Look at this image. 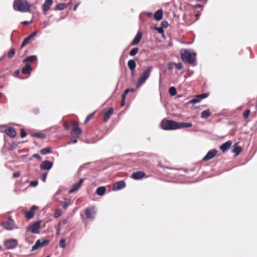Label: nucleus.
<instances>
[{
  "instance_id": "nucleus-40",
  "label": "nucleus",
  "mask_w": 257,
  "mask_h": 257,
  "mask_svg": "<svg viewBox=\"0 0 257 257\" xmlns=\"http://www.w3.org/2000/svg\"><path fill=\"white\" fill-rule=\"evenodd\" d=\"M250 111L249 109L246 110L243 113V116L244 118H248Z\"/></svg>"
},
{
  "instance_id": "nucleus-49",
  "label": "nucleus",
  "mask_w": 257,
  "mask_h": 257,
  "mask_svg": "<svg viewBox=\"0 0 257 257\" xmlns=\"http://www.w3.org/2000/svg\"><path fill=\"white\" fill-rule=\"evenodd\" d=\"M47 176V173H44L43 174L42 178H41L42 181L43 182H45Z\"/></svg>"
},
{
  "instance_id": "nucleus-64",
  "label": "nucleus",
  "mask_w": 257,
  "mask_h": 257,
  "mask_svg": "<svg viewBox=\"0 0 257 257\" xmlns=\"http://www.w3.org/2000/svg\"><path fill=\"white\" fill-rule=\"evenodd\" d=\"M124 104H125L124 100H122L121 103V106H123L124 105Z\"/></svg>"
},
{
  "instance_id": "nucleus-34",
  "label": "nucleus",
  "mask_w": 257,
  "mask_h": 257,
  "mask_svg": "<svg viewBox=\"0 0 257 257\" xmlns=\"http://www.w3.org/2000/svg\"><path fill=\"white\" fill-rule=\"evenodd\" d=\"M201 101V99L197 95L195 98L192 99L189 103L191 104H196Z\"/></svg>"
},
{
  "instance_id": "nucleus-60",
  "label": "nucleus",
  "mask_w": 257,
  "mask_h": 257,
  "mask_svg": "<svg viewBox=\"0 0 257 257\" xmlns=\"http://www.w3.org/2000/svg\"><path fill=\"white\" fill-rule=\"evenodd\" d=\"M63 224H66L68 223V221L67 219H63L62 221V222H61Z\"/></svg>"
},
{
  "instance_id": "nucleus-48",
  "label": "nucleus",
  "mask_w": 257,
  "mask_h": 257,
  "mask_svg": "<svg viewBox=\"0 0 257 257\" xmlns=\"http://www.w3.org/2000/svg\"><path fill=\"white\" fill-rule=\"evenodd\" d=\"M93 113H90L89 114L86 118L85 120V122H87L93 116Z\"/></svg>"
},
{
  "instance_id": "nucleus-15",
  "label": "nucleus",
  "mask_w": 257,
  "mask_h": 257,
  "mask_svg": "<svg viewBox=\"0 0 257 257\" xmlns=\"http://www.w3.org/2000/svg\"><path fill=\"white\" fill-rule=\"evenodd\" d=\"M84 179L81 178L79 180L78 183H74L73 185L72 188L69 191V193H72L78 190L80 187L81 186L82 183L84 181Z\"/></svg>"
},
{
  "instance_id": "nucleus-17",
  "label": "nucleus",
  "mask_w": 257,
  "mask_h": 257,
  "mask_svg": "<svg viewBox=\"0 0 257 257\" xmlns=\"http://www.w3.org/2000/svg\"><path fill=\"white\" fill-rule=\"evenodd\" d=\"M142 37V34L140 31H139L133 41L131 42V45L132 46L137 45L140 42Z\"/></svg>"
},
{
  "instance_id": "nucleus-38",
  "label": "nucleus",
  "mask_w": 257,
  "mask_h": 257,
  "mask_svg": "<svg viewBox=\"0 0 257 257\" xmlns=\"http://www.w3.org/2000/svg\"><path fill=\"white\" fill-rule=\"evenodd\" d=\"M59 246L61 248H65L66 246L65 240L64 239H61L59 242Z\"/></svg>"
},
{
  "instance_id": "nucleus-31",
  "label": "nucleus",
  "mask_w": 257,
  "mask_h": 257,
  "mask_svg": "<svg viewBox=\"0 0 257 257\" xmlns=\"http://www.w3.org/2000/svg\"><path fill=\"white\" fill-rule=\"evenodd\" d=\"M37 56L36 55H32V56H28L26 58H25L23 62H27V61H35L37 60Z\"/></svg>"
},
{
  "instance_id": "nucleus-14",
  "label": "nucleus",
  "mask_w": 257,
  "mask_h": 257,
  "mask_svg": "<svg viewBox=\"0 0 257 257\" xmlns=\"http://www.w3.org/2000/svg\"><path fill=\"white\" fill-rule=\"evenodd\" d=\"M125 187V183L124 181L121 180L117 181L113 185V190H119L124 188Z\"/></svg>"
},
{
  "instance_id": "nucleus-24",
  "label": "nucleus",
  "mask_w": 257,
  "mask_h": 257,
  "mask_svg": "<svg viewBox=\"0 0 257 257\" xmlns=\"http://www.w3.org/2000/svg\"><path fill=\"white\" fill-rule=\"evenodd\" d=\"M106 189L104 186L98 187L96 189V193L98 196H102L104 194Z\"/></svg>"
},
{
  "instance_id": "nucleus-54",
  "label": "nucleus",
  "mask_w": 257,
  "mask_h": 257,
  "mask_svg": "<svg viewBox=\"0 0 257 257\" xmlns=\"http://www.w3.org/2000/svg\"><path fill=\"white\" fill-rule=\"evenodd\" d=\"M37 208V207L35 205L32 206V207L31 208L30 211H32L33 212H34L35 210H36Z\"/></svg>"
},
{
  "instance_id": "nucleus-32",
  "label": "nucleus",
  "mask_w": 257,
  "mask_h": 257,
  "mask_svg": "<svg viewBox=\"0 0 257 257\" xmlns=\"http://www.w3.org/2000/svg\"><path fill=\"white\" fill-rule=\"evenodd\" d=\"M242 151V149L239 146H236L233 148L232 152L235 153L236 155H238Z\"/></svg>"
},
{
  "instance_id": "nucleus-7",
  "label": "nucleus",
  "mask_w": 257,
  "mask_h": 257,
  "mask_svg": "<svg viewBox=\"0 0 257 257\" xmlns=\"http://www.w3.org/2000/svg\"><path fill=\"white\" fill-rule=\"evenodd\" d=\"M4 245L7 249H14L18 245V241L15 239H10L5 242Z\"/></svg>"
},
{
  "instance_id": "nucleus-6",
  "label": "nucleus",
  "mask_w": 257,
  "mask_h": 257,
  "mask_svg": "<svg viewBox=\"0 0 257 257\" xmlns=\"http://www.w3.org/2000/svg\"><path fill=\"white\" fill-rule=\"evenodd\" d=\"M41 223V220H38L36 222H34L30 226L27 227V231L31 232L32 233H39V230L40 228Z\"/></svg>"
},
{
  "instance_id": "nucleus-20",
  "label": "nucleus",
  "mask_w": 257,
  "mask_h": 257,
  "mask_svg": "<svg viewBox=\"0 0 257 257\" xmlns=\"http://www.w3.org/2000/svg\"><path fill=\"white\" fill-rule=\"evenodd\" d=\"M81 130L78 127H75L71 131V135L73 138H77L81 134Z\"/></svg>"
},
{
  "instance_id": "nucleus-58",
  "label": "nucleus",
  "mask_w": 257,
  "mask_h": 257,
  "mask_svg": "<svg viewBox=\"0 0 257 257\" xmlns=\"http://www.w3.org/2000/svg\"><path fill=\"white\" fill-rule=\"evenodd\" d=\"M76 142H77V140H75L73 141L72 142H68L67 144L70 145L71 144H75V143H76Z\"/></svg>"
},
{
  "instance_id": "nucleus-50",
  "label": "nucleus",
  "mask_w": 257,
  "mask_h": 257,
  "mask_svg": "<svg viewBox=\"0 0 257 257\" xmlns=\"http://www.w3.org/2000/svg\"><path fill=\"white\" fill-rule=\"evenodd\" d=\"M27 136V133L23 130H22L21 132V137L22 138H24Z\"/></svg>"
},
{
  "instance_id": "nucleus-13",
  "label": "nucleus",
  "mask_w": 257,
  "mask_h": 257,
  "mask_svg": "<svg viewBox=\"0 0 257 257\" xmlns=\"http://www.w3.org/2000/svg\"><path fill=\"white\" fill-rule=\"evenodd\" d=\"M53 166V163L49 161H44L40 165L41 170H50Z\"/></svg>"
},
{
  "instance_id": "nucleus-33",
  "label": "nucleus",
  "mask_w": 257,
  "mask_h": 257,
  "mask_svg": "<svg viewBox=\"0 0 257 257\" xmlns=\"http://www.w3.org/2000/svg\"><path fill=\"white\" fill-rule=\"evenodd\" d=\"M169 92L171 96H173L175 95L177 93L175 87L174 86L170 87L169 90Z\"/></svg>"
},
{
  "instance_id": "nucleus-63",
  "label": "nucleus",
  "mask_w": 257,
  "mask_h": 257,
  "mask_svg": "<svg viewBox=\"0 0 257 257\" xmlns=\"http://www.w3.org/2000/svg\"><path fill=\"white\" fill-rule=\"evenodd\" d=\"M19 73H20L19 70H17L15 71V72L14 73L15 75H16V76L18 75L19 74Z\"/></svg>"
},
{
  "instance_id": "nucleus-44",
  "label": "nucleus",
  "mask_w": 257,
  "mask_h": 257,
  "mask_svg": "<svg viewBox=\"0 0 257 257\" xmlns=\"http://www.w3.org/2000/svg\"><path fill=\"white\" fill-rule=\"evenodd\" d=\"M161 26L163 28H167L168 26V23L166 21H164L161 22Z\"/></svg>"
},
{
  "instance_id": "nucleus-42",
  "label": "nucleus",
  "mask_w": 257,
  "mask_h": 257,
  "mask_svg": "<svg viewBox=\"0 0 257 257\" xmlns=\"http://www.w3.org/2000/svg\"><path fill=\"white\" fill-rule=\"evenodd\" d=\"M198 96L201 100L202 99L206 98L208 96V93H204L201 94Z\"/></svg>"
},
{
  "instance_id": "nucleus-59",
  "label": "nucleus",
  "mask_w": 257,
  "mask_h": 257,
  "mask_svg": "<svg viewBox=\"0 0 257 257\" xmlns=\"http://www.w3.org/2000/svg\"><path fill=\"white\" fill-rule=\"evenodd\" d=\"M131 75L132 77H135L136 75V73L135 72V70H131Z\"/></svg>"
},
{
  "instance_id": "nucleus-23",
  "label": "nucleus",
  "mask_w": 257,
  "mask_h": 257,
  "mask_svg": "<svg viewBox=\"0 0 257 257\" xmlns=\"http://www.w3.org/2000/svg\"><path fill=\"white\" fill-rule=\"evenodd\" d=\"M162 16H163L162 10H159L155 12V13L154 14V18L156 21H159L162 19Z\"/></svg>"
},
{
  "instance_id": "nucleus-39",
  "label": "nucleus",
  "mask_w": 257,
  "mask_h": 257,
  "mask_svg": "<svg viewBox=\"0 0 257 257\" xmlns=\"http://www.w3.org/2000/svg\"><path fill=\"white\" fill-rule=\"evenodd\" d=\"M15 53V49L14 48H12L11 49V50L10 51V52L8 53V57L9 58H12L14 56V54Z\"/></svg>"
},
{
  "instance_id": "nucleus-61",
  "label": "nucleus",
  "mask_w": 257,
  "mask_h": 257,
  "mask_svg": "<svg viewBox=\"0 0 257 257\" xmlns=\"http://www.w3.org/2000/svg\"><path fill=\"white\" fill-rule=\"evenodd\" d=\"M22 24H23L24 25H28V24H30V22L27 21H25L22 22Z\"/></svg>"
},
{
  "instance_id": "nucleus-16",
  "label": "nucleus",
  "mask_w": 257,
  "mask_h": 257,
  "mask_svg": "<svg viewBox=\"0 0 257 257\" xmlns=\"http://www.w3.org/2000/svg\"><path fill=\"white\" fill-rule=\"evenodd\" d=\"M3 132L11 138L15 137L17 135L15 130L11 127L5 129Z\"/></svg>"
},
{
  "instance_id": "nucleus-5",
  "label": "nucleus",
  "mask_w": 257,
  "mask_h": 257,
  "mask_svg": "<svg viewBox=\"0 0 257 257\" xmlns=\"http://www.w3.org/2000/svg\"><path fill=\"white\" fill-rule=\"evenodd\" d=\"M1 225L8 230H12L18 228V226L11 216L9 217L8 220L1 222Z\"/></svg>"
},
{
  "instance_id": "nucleus-21",
  "label": "nucleus",
  "mask_w": 257,
  "mask_h": 257,
  "mask_svg": "<svg viewBox=\"0 0 257 257\" xmlns=\"http://www.w3.org/2000/svg\"><path fill=\"white\" fill-rule=\"evenodd\" d=\"M113 111H114V109L112 107H111L108 110V111H107L104 113V117H103V121L104 122L107 121L109 119L110 116L113 113Z\"/></svg>"
},
{
  "instance_id": "nucleus-19",
  "label": "nucleus",
  "mask_w": 257,
  "mask_h": 257,
  "mask_svg": "<svg viewBox=\"0 0 257 257\" xmlns=\"http://www.w3.org/2000/svg\"><path fill=\"white\" fill-rule=\"evenodd\" d=\"M145 176V173L142 171L134 172L132 175V177L136 180L143 178Z\"/></svg>"
},
{
  "instance_id": "nucleus-3",
  "label": "nucleus",
  "mask_w": 257,
  "mask_h": 257,
  "mask_svg": "<svg viewBox=\"0 0 257 257\" xmlns=\"http://www.w3.org/2000/svg\"><path fill=\"white\" fill-rule=\"evenodd\" d=\"M153 69V66H150L148 67L146 70H144L141 76L139 78L136 83V87H140L141 85L145 82L147 79L150 77L151 71Z\"/></svg>"
},
{
  "instance_id": "nucleus-26",
  "label": "nucleus",
  "mask_w": 257,
  "mask_h": 257,
  "mask_svg": "<svg viewBox=\"0 0 257 257\" xmlns=\"http://www.w3.org/2000/svg\"><path fill=\"white\" fill-rule=\"evenodd\" d=\"M68 4H64V3H59L56 5L54 8L55 11H61L64 10L65 8L67 7V5Z\"/></svg>"
},
{
  "instance_id": "nucleus-43",
  "label": "nucleus",
  "mask_w": 257,
  "mask_h": 257,
  "mask_svg": "<svg viewBox=\"0 0 257 257\" xmlns=\"http://www.w3.org/2000/svg\"><path fill=\"white\" fill-rule=\"evenodd\" d=\"M33 136L34 137L38 138H44L45 137L44 135H42L41 133H36L33 135Z\"/></svg>"
},
{
  "instance_id": "nucleus-57",
  "label": "nucleus",
  "mask_w": 257,
  "mask_h": 257,
  "mask_svg": "<svg viewBox=\"0 0 257 257\" xmlns=\"http://www.w3.org/2000/svg\"><path fill=\"white\" fill-rule=\"evenodd\" d=\"M19 143H15V142H14V143H13L12 144V147H15V148H16V147H17V146L18 145V144H19Z\"/></svg>"
},
{
  "instance_id": "nucleus-28",
  "label": "nucleus",
  "mask_w": 257,
  "mask_h": 257,
  "mask_svg": "<svg viewBox=\"0 0 257 257\" xmlns=\"http://www.w3.org/2000/svg\"><path fill=\"white\" fill-rule=\"evenodd\" d=\"M210 115V110L209 109L203 111L201 113V117L202 118L206 119Z\"/></svg>"
},
{
  "instance_id": "nucleus-37",
  "label": "nucleus",
  "mask_w": 257,
  "mask_h": 257,
  "mask_svg": "<svg viewBox=\"0 0 257 257\" xmlns=\"http://www.w3.org/2000/svg\"><path fill=\"white\" fill-rule=\"evenodd\" d=\"M34 216V212L32 211H28L26 213V217L28 219H30L32 218Z\"/></svg>"
},
{
  "instance_id": "nucleus-62",
  "label": "nucleus",
  "mask_w": 257,
  "mask_h": 257,
  "mask_svg": "<svg viewBox=\"0 0 257 257\" xmlns=\"http://www.w3.org/2000/svg\"><path fill=\"white\" fill-rule=\"evenodd\" d=\"M39 109H37H37H35L34 110V112L35 114H38V113H39Z\"/></svg>"
},
{
  "instance_id": "nucleus-9",
  "label": "nucleus",
  "mask_w": 257,
  "mask_h": 257,
  "mask_svg": "<svg viewBox=\"0 0 257 257\" xmlns=\"http://www.w3.org/2000/svg\"><path fill=\"white\" fill-rule=\"evenodd\" d=\"M37 34V31H34L29 36L26 38L23 41L20 49H22L24 48L27 44L29 43Z\"/></svg>"
},
{
  "instance_id": "nucleus-27",
  "label": "nucleus",
  "mask_w": 257,
  "mask_h": 257,
  "mask_svg": "<svg viewBox=\"0 0 257 257\" xmlns=\"http://www.w3.org/2000/svg\"><path fill=\"white\" fill-rule=\"evenodd\" d=\"M127 66L130 70H135L136 67V63L134 60H130L127 62Z\"/></svg>"
},
{
  "instance_id": "nucleus-52",
  "label": "nucleus",
  "mask_w": 257,
  "mask_h": 257,
  "mask_svg": "<svg viewBox=\"0 0 257 257\" xmlns=\"http://www.w3.org/2000/svg\"><path fill=\"white\" fill-rule=\"evenodd\" d=\"M61 215L60 211H56L54 214V216L55 218H57Z\"/></svg>"
},
{
  "instance_id": "nucleus-4",
  "label": "nucleus",
  "mask_w": 257,
  "mask_h": 257,
  "mask_svg": "<svg viewBox=\"0 0 257 257\" xmlns=\"http://www.w3.org/2000/svg\"><path fill=\"white\" fill-rule=\"evenodd\" d=\"M177 122L172 120H162L161 123V128L164 130H177Z\"/></svg>"
},
{
  "instance_id": "nucleus-55",
  "label": "nucleus",
  "mask_w": 257,
  "mask_h": 257,
  "mask_svg": "<svg viewBox=\"0 0 257 257\" xmlns=\"http://www.w3.org/2000/svg\"><path fill=\"white\" fill-rule=\"evenodd\" d=\"M79 4H80V3H78L76 4L74 6V8H73V10H74V11H76V10H77V7H78V6L79 5Z\"/></svg>"
},
{
  "instance_id": "nucleus-35",
  "label": "nucleus",
  "mask_w": 257,
  "mask_h": 257,
  "mask_svg": "<svg viewBox=\"0 0 257 257\" xmlns=\"http://www.w3.org/2000/svg\"><path fill=\"white\" fill-rule=\"evenodd\" d=\"M129 90H131L132 92H134L135 91V89L134 88L126 89L125 90V91H124L123 93L122 94V96H121L122 100H125V96L129 92Z\"/></svg>"
},
{
  "instance_id": "nucleus-53",
  "label": "nucleus",
  "mask_w": 257,
  "mask_h": 257,
  "mask_svg": "<svg viewBox=\"0 0 257 257\" xmlns=\"http://www.w3.org/2000/svg\"><path fill=\"white\" fill-rule=\"evenodd\" d=\"M156 29L159 33H162L163 32V30L162 27L156 28Z\"/></svg>"
},
{
  "instance_id": "nucleus-47",
  "label": "nucleus",
  "mask_w": 257,
  "mask_h": 257,
  "mask_svg": "<svg viewBox=\"0 0 257 257\" xmlns=\"http://www.w3.org/2000/svg\"><path fill=\"white\" fill-rule=\"evenodd\" d=\"M32 157L33 158H36L38 160L41 161L42 160V157L38 154H34L33 155Z\"/></svg>"
},
{
  "instance_id": "nucleus-12",
  "label": "nucleus",
  "mask_w": 257,
  "mask_h": 257,
  "mask_svg": "<svg viewBox=\"0 0 257 257\" xmlns=\"http://www.w3.org/2000/svg\"><path fill=\"white\" fill-rule=\"evenodd\" d=\"M53 0H45L43 6L42 10L44 14H46L47 11L50 9L51 6L53 4Z\"/></svg>"
},
{
  "instance_id": "nucleus-11",
  "label": "nucleus",
  "mask_w": 257,
  "mask_h": 257,
  "mask_svg": "<svg viewBox=\"0 0 257 257\" xmlns=\"http://www.w3.org/2000/svg\"><path fill=\"white\" fill-rule=\"evenodd\" d=\"M217 151L215 149H212L209 151L203 158V161H206L213 158L217 154Z\"/></svg>"
},
{
  "instance_id": "nucleus-1",
  "label": "nucleus",
  "mask_w": 257,
  "mask_h": 257,
  "mask_svg": "<svg viewBox=\"0 0 257 257\" xmlns=\"http://www.w3.org/2000/svg\"><path fill=\"white\" fill-rule=\"evenodd\" d=\"M181 58L183 61L191 64L193 66L195 65L196 53L190 50H185L181 52Z\"/></svg>"
},
{
  "instance_id": "nucleus-2",
  "label": "nucleus",
  "mask_w": 257,
  "mask_h": 257,
  "mask_svg": "<svg viewBox=\"0 0 257 257\" xmlns=\"http://www.w3.org/2000/svg\"><path fill=\"white\" fill-rule=\"evenodd\" d=\"M31 5L27 0H15L14 9L21 12H27L30 10Z\"/></svg>"
},
{
  "instance_id": "nucleus-56",
  "label": "nucleus",
  "mask_w": 257,
  "mask_h": 257,
  "mask_svg": "<svg viewBox=\"0 0 257 257\" xmlns=\"http://www.w3.org/2000/svg\"><path fill=\"white\" fill-rule=\"evenodd\" d=\"M202 7V6L200 4H196L194 6V8H200Z\"/></svg>"
},
{
  "instance_id": "nucleus-41",
  "label": "nucleus",
  "mask_w": 257,
  "mask_h": 257,
  "mask_svg": "<svg viewBox=\"0 0 257 257\" xmlns=\"http://www.w3.org/2000/svg\"><path fill=\"white\" fill-rule=\"evenodd\" d=\"M174 65L175 66L176 68L178 70H181L183 68V65L181 63H174Z\"/></svg>"
},
{
  "instance_id": "nucleus-10",
  "label": "nucleus",
  "mask_w": 257,
  "mask_h": 257,
  "mask_svg": "<svg viewBox=\"0 0 257 257\" xmlns=\"http://www.w3.org/2000/svg\"><path fill=\"white\" fill-rule=\"evenodd\" d=\"M85 214L86 217L89 219H94L95 211L94 207L87 208L85 210Z\"/></svg>"
},
{
  "instance_id": "nucleus-25",
  "label": "nucleus",
  "mask_w": 257,
  "mask_h": 257,
  "mask_svg": "<svg viewBox=\"0 0 257 257\" xmlns=\"http://www.w3.org/2000/svg\"><path fill=\"white\" fill-rule=\"evenodd\" d=\"M32 70L30 65L27 64L24 68H22V72L24 74H30Z\"/></svg>"
},
{
  "instance_id": "nucleus-29",
  "label": "nucleus",
  "mask_w": 257,
  "mask_h": 257,
  "mask_svg": "<svg viewBox=\"0 0 257 257\" xmlns=\"http://www.w3.org/2000/svg\"><path fill=\"white\" fill-rule=\"evenodd\" d=\"M51 150L52 148L51 147L45 148L41 150V153L43 155H46L47 154L51 153Z\"/></svg>"
},
{
  "instance_id": "nucleus-18",
  "label": "nucleus",
  "mask_w": 257,
  "mask_h": 257,
  "mask_svg": "<svg viewBox=\"0 0 257 257\" xmlns=\"http://www.w3.org/2000/svg\"><path fill=\"white\" fill-rule=\"evenodd\" d=\"M232 144L231 141H227L220 146V149L223 152H226L230 148Z\"/></svg>"
},
{
  "instance_id": "nucleus-45",
  "label": "nucleus",
  "mask_w": 257,
  "mask_h": 257,
  "mask_svg": "<svg viewBox=\"0 0 257 257\" xmlns=\"http://www.w3.org/2000/svg\"><path fill=\"white\" fill-rule=\"evenodd\" d=\"M38 184V181L37 180L32 181L30 183V185L32 187H36Z\"/></svg>"
},
{
  "instance_id": "nucleus-8",
  "label": "nucleus",
  "mask_w": 257,
  "mask_h": 257,
  "mask_svg": "<svg viewBox=\"0 0 257 257\" xmlns=\"http://www.w3.org/2000/svg\"><path fill=\"white\" fill-rule=\"evenodd\" d=\"M48 243L49 240L47 239H45L43 240L42 242L40 241V240L38 239L36 241L34 245L32 246L31 251H34L35 250L38 249L39 247H43L47 245Z\"/></svg>"
},
{
  "instance_id": "nucleus-30",
  "label": "nucleus",
  "mask_w": 257,
  "mask_h": 257,
  "mask_svg": "<svg viewBox=\"0 0 257 257\" xmlns=\"http://www.w3.org/2000/svg\"><path fill=\"white\" fill-rule=\"evenodd\" d=\"M60 203L63 208L66 209L69 205L70 201L67 199L65 198L64 201H61Z\"/></svg>"
},
{
  "instance_id": "nucleus-22",
  "label": "nucleus",
  "mask_w": 257,
  "mask_h": 257,
  "mask_svg": "<svg viewBox=\"0 0 257 257\" xmlns=\"http://www.w3.org/2000/svg\"><path fill=\"white\" fill-rule=\"evenodd\" d=\"M192 126V123L191 122H177V129L181 128L190 127Z\"/></svg>"
},
{
  "instance_id": "nucleus-46",
  "label": "nucleus",
  "mask_w": 257,
  "mask_h": 257,
  "mask_svg": "<svg viewBox=\"0 0 257 257\" xmlns=\"http://www.w3.org/2000/svg\"><path fill=\"white\" fill-rule=\"evenodd\" d=\"M61 222H59L57 228H56V234L58 235L60 233V229H61Z\"/></svg>"
},
{
  "instance_id": "nucleus-51",
  "label": "nucleus",
  "mask_w": 257,
  "mask_h": 257,
  "mask_svg": "<svg viewBox=\"0 0 257 257\" xmlns=\"http://www.w3.org/2000/svg\"><path fill=\"white\" fill-rule=\"evenodd\" d=\"M20 176V173L19 172H14L13 173V177L14 178L18 177Z\"/></svg>"
},
{
  "instance_id": "nucleus-36",
  "label": "nucleus",
  "mask_w": 257,
  "mask_h": 257,
  "mask_svg": "<svg viewBox=\"0 0 257 257\" xmlns=\"http://www.w3.org/2000/svg\"><path fill=\"white\" fill-rule=\"evenodd\" d=\"M138 51L139 49L138 48H134L130 51L129 54L131 56H134L138 53Z\"/></svg>"
}]
</instances>
